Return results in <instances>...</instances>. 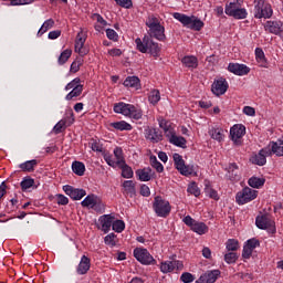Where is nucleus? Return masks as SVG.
<instances>
[{
	"mask_svg": "<svg viewBox=\"0 0 283 283\" xmlns=\"http://www.w3.org/2000/svg\"><path fill=\"white\" fill-rule=\"evenodd\" d=\"M91 266H92V263L90 258H87L86 255H83L80 261V264L77 265L76 273L78 275H85L87 274V271H90Z\"/></svg>",
	"mask_w": 283,
	"mask_h": 283,
	"instance_id": "20",
	"label": "nucleus"
},
{
	"mask_svg": "<svg viewBox=\"0 0 283 283\" xmlns=\"http://www.w3.org/2000/svg\"><path fill=\"white\" fill-rule=\"evenodd\" d=\"M91 209H93V211H95L96 213H105V202H103V199H101V197H97V200Z\"/></svg>",
	"mask_w": 283,
	"mask_h": 283,
	"instance_id": "42",
	"label": "nucleus"
},
{
	"mask_svg": "<svg viewBox=\"0 0 283 283\" xmlns=\"http://www.w3.org/2000/svg\"><path fill=\"white\" fill-rule=\"evenodd\" d=\"M84 45L85 44L82 42H75V52H77L80 56H85V54H87V52L83 50Z\"/></svg>",
	"mask_w": 283,
	"mask_h": 283,
	"instance_id": "62",
	"label": "nucleus"
},
{
	"mask_svg": "<svg viewBox=\"0 0 283 283\" xmlns=\"http://www.w3.org/2000/svg\"><path fill=\"white\" fill-rule=\"evenodd\" d=\"M104 160L107 163L109 167H116V165H118L109 154H104Z\"/></svg>",
	"mask_w": 283,
	"mask_h": 283,
	"instance_id": "64",
	"label": "nucleus"
},
{
	"mask_svg": "<svg viewBox=\"0 0 283 283\" xmlns=\"http://www.w3.org/2000/svg\"><path fill=\"white\" fill-rule=\"evenodd\" d=\"M124 86L135 87L136 90H138L140 87V78H138V76H128L124 81Z\"/></svg>",
	"mask_w": 283,
	"mask_h": 283,
	"instance_id": "31",
	"label": "nucleus"
},
{
	"mask_svg": "<svg viewBox=\"0 0 283 283\" xmlns=\"http://www.w3.org/2000/svg\"><path fill=\"white\" fill-rule=\"evenodd\" d=\"M130 111H129V118H133L134 120H140V118H143V109L134 106L130 104Z\"/></svg>",
	"mask_w": 283,
	"mask_h": 283,
	"instance_id": "38",
	"label": "nucleus"
},
{
	"mask_svg": "<svg viewBox=\"0 0 283 283\" xmlns=\"http://www.w3.org/2000/svg\"><path fill=\"white\" fill-rule=\"evenodd\" d=\"M209 134L213 140H218L219 143L224 138V130L222 128H212L209 130Z\"/></svg>",
	"mask_w": 283,
	"mask_h": 283,
	"instance_id": "37",
	"label": "nucleus"
},
{
	"mask_svg": "<svg viewBox=\"0 0 283 283\" xmlns=\"http://www.w3.org/2000/svg\"><path fill=\"white\" fill-rule=\"evenodd\" d=\"M106 36L109 41H118V33L114 29H106Z\"/></svg>",
	"mask_w": 283,
	"mask_h": 283,
	"instance_id": "61",
	"label": "nucleus"
},
{
	"mask_svg": "<svg viewBox=\"0 0 283 283\" xmlns=\"http://www.w3.org/2000/svg\"><path fill=\"white\" fill-rule=\"evenodd\" d=\"M180 280L184 283H191V282H193V280H196V276H193V274H191L189 272H185L181 274Z\"/></svg>",
	"mask_w": 283,
	"mask_h": 283,
	"instance_id": "60",
	"label": "nucleus"
},
{
	"mask_svg": "<svg viewBox=\"0 0 283 283\" xmlns=\"http://www.w3.org/2000/svg\"><path fill=\"white\" fill-rule=\"evenodd\" d=\"M228 72H231V74H235V76H247V74L251 72V69H249L247 64L229 63Z\"/></svg>",
	"mask_w": 283,
	"mask_h": 283,
	"instance_id": "13",
	"label": "nucleus"
},
{
	"mask_svg": "<svg viewBox=\"0 0 283 283\" xmlns=\"http://www.w3.org/2000/svg\"><path fill=\"white\" fill-rule=\"evenodd\" d=\"M22 191H27V189H30L31 187H34V179L31 177H25L21 184Z\"/></svg>",
	"mask_w": 283,
	"mask_h": 283,
	"instance_id": "50",
	"label": "nucleus"
},
{
	"mask_svg": "<svg viewBox=\"0 0 283 283\" xmlns=\"http://www.w3.org/2000/svg\"><path fill=\"white\" fill-rule=\"evenodd\" d=\"M244 134H247V127L242 124H235L230 129L231 140H233L237 146L242 145V136H244Z\"/></svg>",
	"mask_w": 283,
	"mask_h": 283,
	"instance_id": "10",
	"label": "nucleus"
},
{
	"mask_svg": "<svg viewBox=\"0 0 283 283\" xmlns=\"http://www.w3.org/2000/svg\"><path fill=\"white\" fill-rule=\"evenodd\" d=\"M72 171L75 176H85V164L82 161H73Z\"/></svg>",
	"mask_w": 283,
	"mask_h": 283,
	"instance_id": "30",
	"label": "nucleus"
},
{
	"mask_svg": "<svg viewBox=\"0 0 283 283\" xmlns=\"http://www.w3.org/2000/svg\"><path fill=\"white\" fill-rule=\"evenodd\" d=\"M179 174H181V176H193V174H196V166L185 164Z\"/></svg>",
	"mask_w": 283,
	"mask_h": 283,
	"instance_id": "48",
	"label": "nucleus"
},
{
	"mask_svg": "<svg viewBox=\"0 0 283 283\" xmlns=\"http://www.w3.org/2000/svg\"><path fill=\"white\" fill-rule=\"evenodd\" d=\"M153 209L158 218H167L171 213V203L163 199V197L156 196L154 198Z\"/></svg>",
	"mask_w": 283,
	"mask_h": 283,
	"instance_id": "4",
	"label": "nucleus"
},
{
	"mask_svg": "<svg viewBox=\"0 0 283 283\" xmlns=\"http://www.w3.org/2000/svg\"><path fill=\"white\" fill-rule=\"evenodd\" d=\"M181 63L189 70H196V67H198V57L193 55H186L181 59Z\"/></svg>",
	"mask_w": 283,
	"mask_h": 283,
	"instance_id": "24",
	"label": "nucleus"
},
{
	"mask_svg": "<svg viewBox=\"0 0 283 283\" xmlns=\"http://www.w3.org/2000/svg\"><path fill=\"white\" fill-rule=\"evenodd\" d=\"M148 101L151 105H158V103L160 102V91L158 90L150 91L148 95Z\"/></svg>",
	"mask_w": 283,
	"mask_h": 283,
	"instance_id": "41",
	"label": "nucleus"
},
{
	"mask_svg": "<svg viewBox=\"0 0 283 283\" xmlns=\"http://www.w3.org/2000/svg\"><path fill=\"white\" fill-rule=\"evenodd\" d=\"M268 151H270V156L273 154L279 158L283 156V137L279 138L276 142H270L268 146Z\"/></svg>",
	"mask_w": 283,
	"mask_h": 283,
	"instance_id": "15",
	"label": "nucleus"
},
{
	"mask_svg": "<svg viewBox=\"0 0 283 283\" xmlns=\"http://www.w3.org/2000/svg\"><path fill=\"white\" fill-rule=\"evenodd\" d=\"M136 176H138L142 182H149V180H151V168L147 167V168L138 169L136 170Z\"/></svg>",
	"mask_w": 283,
	"mask_h": 283,
	"instance_id": "25",
	"label": "nucleus"
},
{
	"mask_svg": "<svg viewBox=\"0 0 283 283\" xmlns=\"http://www.w3.org/2000/svg\"><path fill=\"white\" fill-rule=\"evenodd\" d=\"M150 165L154 169H156L158 174H163V171H165V167L160 161H158V158H156V156L154 155L150 156Z\"/></svg>",
	"mask_w": 283,
	"mask_h": 283,
	"instance_id": "43",
	"label": "nucleus"
},
{
	"mask_svg": "<svg viewBox=\"0 0 283 283\" xmlns=\"http://www.w3.org/2000/svg\"><path fill=\"white\" fill-rule=\"evenodd\" d=\"M226 249H227V251L235 252V251H238V249H240V242L235 239H229L226 242Z\"/></svg>",
	"mask_w": 283,
	"mask_h": 283,
	"instance_id": "45",
	"label": "nucleus"
},
{
	"mask_svg": "<svg viewBox=\"0 0 283 283\" xmlns=\"http://www.w3.org/2000/svg\"><path fill=\"white\" fill-rule=\"evenodd\" d=\"M169 143L181 149H187V139L182 136H177L176 130L167 136Z\"/></svg>",
	"mask_w": 283,
	"mask_h": 283,
	"instance_id": "18",
	"label": "nucleus"
},
{
	"mask_svg": "<svg viewBox=\"0 0 283 283\" xmlns=\"http://www.w3.org/2000/svg\"><path fill=\"white\" fill-rule=\"evenodd\" d=\"M137 50L139 52H142V54H151V56H154L155 59H158V56H160V45L158 44V42H155L154 39H151V36H145L143 38V40L140 38H137L135 40Z\"/></svg>",
	"mask_w": 283,
	"mask_h": 283,
	"instance_id": "1",
	"label": "nucleus"
},
{
	"mask_svg": "<svg viewBox=\"0 0 283 283\" xmlns=\"http://www.w3.org/2000/svg\"><path fill=\"white\" fill-rule=\"evenodd\" d=\"M260 247V240L252 238L243 245L242 258L249 260L253 255V250Z\"/></svg>",
	"mask_w": 283,
	"mask_h": 283,
	"instance_id": "12",
	"label": "nucleus"
},
{
	"mask_svg": "<svg viewBox=\"0 0 283 283\" xmlns=\"http://www.w3.org/2000/svg\"><path fill=\"white\" fill-rule=\"evenodd\" d=\"M119 169H122V178H134V170L124 161V164H119Z\"/></svg>",
	"mask_w": 283,
	"mask_h": 283,
	"instance_id": "34",
	"label": "nucleus"
},
{
	"mask_svg": "<svg viewBox=\"0 0 283 283\" xmlns=\"http://www.w3.org/2000/svg\"><path fill=\"white\" fill-rule=\"evenodd\" d=\"M114 156H115V158H116L117 167H118L119 165L125 164V157L123 156V148L116 147V148L114 149Z\"/></svg>",
	"mask_w": 283,
	"mask_h": 283,
	"instance_id": "47",
	"label": "nucleus"
},
{
	"mask_svg": "<svg viewBox=\"0 0 283 283\" xmlns=\"http://www.w3.org/2000/svg\"><path fill=\"white\" fill-rule=\"evenodd\" d=\"M172 160L175 163V168L177 169V171H181V169L185 167V159H182V157L180 156V154L175 153L172 155Z\"/></svg>",
	"mask_w": 283,
	"mask_h": 283,
	"instance_id": "39",
	"label": "nucleus"
},
{
	"mask_svg": "<svg viewBox=\"0 0 283 283\" xmlns=\"http://www.w3.org/2000/svg\"><path fill=\"white\" fill-rule=\"evenodd\" d=\"M122 187L126 196H129L130 198H134V196H136V184L134 180L124 181Z\"/></svg>",
	"mask_w": 283,
	"mask_h": 283,
	"instance_id": "23",
	"label": "nucleus"
},
{
	"mask_svg": "<svg viewBox=\"0 0 283 283\" xmlns=\"http://www.w3.org/2000/svg\"><path fill=\"white\" fill-rule=\"evenodd\" d=\"M187 191L191 196H195V198L200 196V188H198V184H196V181L189 184Z\"/></svg>",
	"mask_w": 283,
	"mask_h": 283,
	"instance_id": "49",
	"label": "nucleus"
},
{
	"mask_svg": "<svg viewBox=\"0 0 283 283\" xmlns=\"http://www.w3.org/2000/svg\"><path fill=\"white\" fill-rule=\"evenodd\" d=\"M264 182H266V179L260 177H251L248 180V185L252 187V189H260V187H264Z\"/></svg>",
	"mask_w": 283,
	"mask_h": 283,
	"instance_id": "32",
	"label": "nucleus"
},
{
	"mask_svg": "<svg viewBox=\"0 0 283 283\" xmlns=\"http://www.w3.org/2000/svg\"><path fill=\"white\" fill-rule=\"evenodd\" d=\"M52 28H54V20L53 19L45 20L42 27L40 28V30L38 31V36H43V34H45L48 30H52Z\"/></svg>",
	"mask_w": 283,
	"mask_h": 283,
	"instance_id": "36",
	"label": "nucleus"
},
{
	"mask_svg": "<svg viewBox=\"0 0 283 283\" xmlns=\"http://www.w3.org/2000/svg\"><path fill=\"white\" fill-rule=\"evenodd\" d=\"M266 156H271V151H269V148H262L256 155L252 156L250 160L253 165L264 167V165H266Z\"/></svg>",
	"mask_w": 283,
	"mask_h": 283,
	"instance_id": "14",
	"label": "nucleus"
},
{
	"mask_svg": "<svg viewBox=\"0 0 283 283\" xmlns=\"http://www.w3.org/2000/svg\"><path fill=\"white\" fill-rule=\"evenodd\" d=\"M220 277V270H211L203 273L196 283H216V281Z\"/></svg>",
	"mask_w": 283,
	"mask_h": 283,
	"instance_id": "16",
	"label": "nucleus"
},
{
	"mask_svg": "<svg viewBox=\"0 0 283 283\" xmlns=\"http://www.w3.org/2000/svg\"><path fill=\"white\" fill-rule=\"evenodd\" d=\"M104 242L105 244H107V247H116V234L114 232L107 234L105 238H104Z\"/></svg>",
	"mask_w": 283,
	"mask_h": 283,
	"instance_id": "56",
	"label": "nucleus"
},
{
	"mask_svg": "<svg viewBox=\"0 0 283 283\" xmlns=\"http://www.w3.org/2000/svg\"><path fill=\"white\" fill-rule=\"evenodd\" d=\"M255 226L258 229L269 231V233H275V221L269 217V214L258 216L255 219Z\"/></svg>",
	"mask_w": 283,
	"mask_h": 283,
	"instance_id": "7",
	"label": "nucleus"
},
{
	"mask_svg": "<svg viewBox=\"0 0 283 283\" xmlns=\"http://www.w3.org/2000/svg\"><path fill=\"white\" fill-rule=\"evenodd\" d=\"M145 134V138L153 143H160V140H163V135L156 128H147Z\"/></svg>",
	"mask_w": 283,
	"mask_h": 283,
	"instance_id": "21",
	"label": "nucleus"
},
{
	"mask_svg": "<svg viewBox=\"0 0 283 283\" xmlns=\"http://www.w3.org/2000/svg\"><path fill=\"white\" fill-rule=\"evenodd\" d=\"M159 127H160L161 129H164V134H165L166 138H168V136H170L172 132H176V130H174V128L171 127V123H169V122L166 120V119H160V120H159Z\"/></svg>",
	"mask_w": 283,
	"mask_h": 283,
	"instance_id": "35",
	"label": "nucleus"
},
{
	"mask_svg": "<svg viewBox=\"0 0 283 283\" xmlns=\"http://www.w3.org/2000/svg\"><path fill=\"white\" fill-rule=\"evenodd\" d=\"M254 17L255 19H271L273 17L271 4H264V0H254Z\"/></svg>",
	"mask_w": 283,
	"mask_h": 283,
	"instance_id": "5",
	"label": "nucleus"
},
{
	"mask_svg": "<svg viewBox=\"0 0 283 283\" xmlns=\"http://www.w3.org/2000/svg\"><path fill=\"white\" fill-rule=\"evenodd\" d=\"M113 231H116V233H123L125 231V221L123 220H115L113 221Z\"/></svg>",
	"mask_w": 283,
	"mask_h": 283,
	"instance_id": "53",
	"label": "nucleus"
},
{
	"mask_svg": "<svg viewBox=\"0 0 283 283\" xmlns=\"http://www.w3.org/2000/svg\"><path fill=\"white\" fill-rule=\"evenodd\" d=\"M228 178L231 182H238L240 175L238 174V164H230L228 167Z\"/></svg>",
	"mask_w": 283,
	"mask_h": 283,
	"instance_id": "26",
	"label": "nucleus"
},
{
	"mask_svg": "<svg viewBox=\"0 0 283 283\" xmlns=\"http://www.w3.org/2000/svg\"><path fill=\"white\" fill-rule=\"evenodd\" d=\"M67 129V126L65 125V122L62 119L53 127L54 134H63Z\"/></svg>",
	"mask_w": 283,
	"mask_h": 283,
	"instance_id": "58",
	"label": "nucleus"
},
{
	"mask_svg": "<svg viewBox=\"0 0 283 283\" xmlns=\"http://www.w3.org/2000/svg\"><path fill=\"white\" fill-rule=\"evenodd\" d=\"M161 273H171L174 271V261L163 262L160 265Z\"/></svg>",
	"mask_w": 283,
	"mask_h": 283,
	"instance_id": "55",
	"label": "nucleus"
},
{
	"mask_svg": "<svg viewBox=\"0 0 283 283\" xmlns=\"http://www.w3.org/2000/svg\"><path fill=\"white\" fill-rule=\"evenodd\" d=\"M63 191L66 193V196H70L72 200H82L85 198V196H87L85 189L74 188L70 185L63 186Z\"/></svg>",
	"mask_w": 283,
	"mask_h": 283,
	"instance_id": "11",
	"label": "nucleus"
},
{
	"mask_svg": "<svg viewBox=\"0 0 283 283\" xmlns=\"http://www.w3.org/2000/svg\"><path fill=\"white\" fill-rule=\"evenodd\" d=\"M191 231L195 233H198V235H205V233H208L209 227L206 226L205 222H195V224L191 228Z\"/></svg>",
	"mask_w": 283,
	"mask_h": 283,
	"instance_id": "29",
	"label": "nucleus"
},
{
	"mask_svg": "<svg viewBox=\"0 0 283 283\" xmlns=\"http://www.w3.org/2000/svg\"><path fill=\"white\" fill-rule=\"evenodd\" d=\"M134 258L136 259L137 262H140V264H145V265L156 264L154 256L145 248H136L134 250Z\"/></svg>",
	"mask_w": 283,
	"mask_h": 283,
	"instance_id": "8",
	"label": "nucleus"
},
{
	"mask_svg": "<svg viewBox=\"0 0 283 283\" xmlns=\"http://www.w3.org/2000/svg\"><path fill=\"white\" fill-rule=\"evenodd\" d=\"M114 220L115 217L112 214H104L99 217V223L102 226V231H104V233H109V229H112Z\"/></svg>",
	"mask_w": 283,
	"mask_h": 283,
	"instance_id": "19",
	"label": "nucleus"
},
{
	"mask_svg": "<svg viewBox=\"0 0 283 283\" xmlns=\"http://www.w3.org/2000/svg\"><path fill=\"white\" fill-rule=\"evenodd\" d=\"M97 199H98V196H96L94 193L87 195L84 198V200H82L81 206L86 208V209H92Z\"/></svg>",
	"mask_w": 283,
	"mask_h": 283,
	"instance_id": "28",
	"label": "nucleus"
},
{
	"mask_svg": "<svg viewBox=\"0 0 283 283\" xmlns=\"http://www.w3.org/2000/svg\"><path fill=\"white\" fill-rule=\"evenodd\" d=\"M255 198H258V190L244 187L241 191L237 192L235 202L237 205H247L248 202L255 200Z\"/></svg>",
	"mask_w": 283,
	"mask_h": 283,
	"instance_id": "6",
	"label": "nucleus"
},
{
	"mask_svg": "<svg viewBox=\"0 0 283 283\" xmlns=\"http://www.w3.org/2000/svg\"><path fill=\"white\" fill-rule=\"evenodd\" d=\"M255 59L258 63H261L262 67H266V57L264 55V51L260 48L255 49Z\"/></svg>",
	"mask_w": 283,
	"mask_h": 283,
	"instance_id": "44",
	"label": "nucleus"
},
{
	"mask_svg": "<svg viewBox=\"0 0 283 283\" xmlns=\"http://www.w3.org/2000/svg\"><path fill=\"white\" fill-rule=\"evenodd\" d=\"M115 2L117 6H120V8H126L127 10L133 6L132 0H115Z\"/></svg>",
	"mask_w": 283,
	"mask_h": 283,
	"instance_id": "63",
	"label": "nucleus"
},
{
	"mask_svg": "<svg viewBox=\"0 0 283 283\" xmlns=\"http://www.w3.org/2000/svg\"><path fill=\"white\" fill-rule=\"evenodd\" d=\"M115 114H122L123 116H129V112L132 111V104H125L124 102H119L114 104Z\"/></svg>",
	"mask_w": 283,
	"mask_h": 283,
	"instance_id": "22",
	"label": "nucleus"
},
{
	"mask_svg": "<svg viewBox=\"0 0 283 283\" xmlns=\"http://www.w3.org/2000/svg\"><path fill=\"white\" fill-rule=\"evenodd\" d=\"M227 90H229V82L224 77L214 80L211 85V92L214 96H223V94H227Z\"/></svg>",
	"mask_w": 283,
	"mask_h": 283,
	"instance_id": "9",
	"label": "nucleus"
},
{
	"mask_svg": "<svg viewBox=\"0 0 283 283\" xmlns=\"http://www.w3.org/2000/svg\"><path fill=\"white\" fill-rule=\"evenodd\" d=\"M148 30V35L145 36H150V39H157V41H166L167 35H165V27L160 24V20L158 18L153 17L148 19L146 22Z\"/></svg>",
	"mask_w": 283,
	"mask_h": 283,
	"instance_id": "2",
	"label": "nucleus"
},
{
	"mask_svg": "<svg viewBox=\"0 0 283 283\" xmlns=\"http://www.w3.org/2000/svg\"><path fill=\"white\" fill-rule=\"evenodd\" d=\"M265 30L270 32V34H283V22L282 21H268L265 24Z\"/></svg>",
	"mask_w": 283,
	"mask_h": 283,
	"instance_id": "17",
	"label": "nucleus"
},
{
	"mask_svg": "<svg viewBox=\"0 0 283 283\" xmlns=\"http://www.w3.org/2000/svg\"><path fill=\"white\" fill-rule=\"evenodd\" d=\"M62 120L66 127L74 125V112L70 111L69 114L66 113V116Z\"/></svg>",
	"mask_w": 283,
	"mask_h": 283,
	"instance_id": "57",
	"label": "nucleus"
},
{
	"mask_svg": "<svg viewBox=\"0 0 283 283\" xmlns=\"http://www.w3.org/2000/svg\"><path fill=\"white\" fill-rule=\"evenodd\" d=\"M238 9H239L238 3L230 2L229 4L226 6V14H228V17H231Z\"/></svg>",
	"mask_w": 283,
	"mask_h": 283,
	"instance_id": "59",
	"label": "nucleus"
},
{
	"mask_svg": "<svg viewBox=\"0 0 283 283\" xmlns=\"http://www.w3.org/2000/svg\"><path fill=\"white\" fill-rule=\"evenodd\" d=\"M238 253L228 252L224 254V262H227V264H235V262H238Z\"/></svg>",
	"mask_w": 283,
	"mask_h": 283,
	"instance_id": "52",
	"label": "nucleus"
},
{
	"mask_svg": "<svg viewBox=\"0 0 283 283\" xmlns=\"http://www.w3.org/2000/svg\"><path fill=\"white\" fill-rule=\"evenodd\" d=\"M39 165V161L36 159L28 160L25 163H22L19 165L20 169L22 171H34V168Z\"/></svg>",
	"mask_w": 283,
	"mask_h": 283,
	"instance_id": "33",
	"label": "nucleus"
},
{
	"mask_svg": "<svg viewBox=\"0 0 283 283\" xmlns=\"http://www.w3.org/2000/svg\"><path fill=\"white\" fill-rule=\"evenodd\" d=\"M70 56H72V50L70 49L64 50L57 59L59 65H65V63L70 61Z\"/></svg>",
	"mask_w": 283,
	"mask_h": 283,
	"instance_id": "40",
	"label": "nucleus"
},
{
	"mask_svg": "<svg viewBox=\"0 0 283 283\" xmlns=\"http://www.w3.org/2000/svg\"><path fill=\"white\" fill-rule=\"evenodd\" d=\"M76 87H83V84H81V77H75L73 81L67 83L65 91L75 90Z\"/></svg>",
	"mask_w": 283,
	"mask_h": 283,
	"instance_id": "54",
	"label": "nucleus"
},
{
	"mask_svg": "<svg viewBox=\"0 0 283 283\" xmlns=\"http://www.w3.org/2000/svg\"><path fill=\"white\" fill-rule=\"evenodd\" d=\"M111 126L114 129H117V132H132V129H133L132 124H129L125 120L111 123Z\"/></svg>",
	"mask_w": 283,
	"mask_h": 283,
	"instance_id": "27",
	"label": "nucleus"
},
{
	"mask_svg": "<svg viewBox=\"0 0 283 283\" xmlns=\"http://www.w3.org/2000/svg\"><path fill=\"white\" fill-rule=\"evenodd\" d=\"M248 14L249 13L247 12V9L239 7V9L234 10L232 15H230V17H233V19L240 20V19H247Z\"/></svg>",
	"mask_w": 283,
	"mask_h": 283,
	"instance_id": "51",
	"label": "nucleus"
},
{
	"mask_svg": "<svg viewBox=\"0 0 283 283\" xmlns=\"http://www.w3.org/2000/svg\"><path fill=\"white\" fill-rule=\"evenodd\" d=\"M174 19L182 23L185 28H189L190 30H195V32H200L202 28H205V22L196 17H189L184 13H174Z\"/></svg>",
	"mask_w": 283,
	"mask_h": 283,
	"instance_id": "3",
	"label": "nucleus"
},
{
	"mask_svg": "<svg viewBox=\"0 0 283 283\" xmlns=\"http://www.w3.org/2000/svg\"><path fill=\"white\" fill-rule=\"evenodd\" d=\"M83 94V86H75L72 91L65 96L66 101H72V98H77Z\"/></svg>",
	"mask_w": 283,
	"mask_h": 283,
	"instance_id": "46",
	"label": "nucleus"
}]
</instances>
